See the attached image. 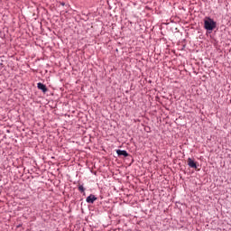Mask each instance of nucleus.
<instances>
[{
	"label": "nucleus",
	"instance_id": "nucleus-1",
	"mask_svg": "<svg viewBox=\"0 0 231 231\" xmlns=\"http://www.w3.org/2000/svg\"><path fill=\"white\" fill-rule=\"evenodd\" d=\"M217 23L216 22L210 18L206 17L204 20V28L205 30H208V32H212L213 30H216Z\"/></svg>",
	"mask_w": 231,
	"mask_h": 231
},
{
	"label": "nucleus",
	"instance_id": "nucleus-2",
	"mask_svg": "<svg viewBox=\"0 0 231 231\" xmlns=\"http://www.w3.org/2000/svg\"><path fill=\"white\" fill-rule=\"evenodd\" d=\"M188 165L191 169H198V163L194 162L191 158H188Z\"/></svg>",
	"mask_w": 231,
	"mask_h": 231
},
{
	"label": "nucleus",
	"instance_id": "nucleus-3",
	"mask_svg": "<svg viewBox=\"0 0 231 231\" xmlns=\"http://www.w3.org/2000/svg\"><path fill=\"white\" fill-rule=\"evenodd\" d=\"M37 88H38V89H41V91H42V93L48 92V88H46V85H44L42 83H38Z\"/></svg>",
	"mask_w": 231,
	"mask_h": 231
},
{
	"label": "nucleus",
	"instance_id": "nucleus-4",
	"mask_svg": "<svg viewBox=\"0 0 231 231\" xmlns=\"http://www.w3.org/2000/svg\"><path fill=\"white\" fill-rule=\"evenodd\" d=\"M87 203H95V201H97V198L95 195L90 194L87 199H86Z\"/></svg>",
	"mask_w": 231,
	"mask_h": 231
},
{
	"label": "nucleus",
	"instance_id": "nucleus-5",
	"mask_svg": "<svg viewBox=\"0 0 231 231\" xmlns=\"http://www.w3.org/2000/svg\"><path fill=\"white\" fill-rule=\"evenodd\" d=\"M116 153L118 156H125V158H127L129 156V153H127V151L125 150H116Z\"/></svg>",
	"mask_w": 231,
	"mask_h": 231
},
{
	"label": "nucleus",
	"instance_id": "nucleus-6",
	"mask_svg": "<svg viewBox=\"0 0 231 231\" xmlns=\"http://www.w3.org/2000/svg\"><path fill=\"white\" fill-rule=\"evenodd\" d=\"M79 190L80 192H84V190H85L84 186L79 185Z\"/></svg>",
	"mask_w": 231,
	"mask_h": 231
}]
</instances>
